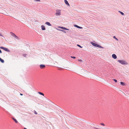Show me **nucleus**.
<instances>
[{
    "label": "nucleus",
    "mask_w": 129,
    "mask_h": 129,
    "mask_svg": "<svg viewBox=\"0 0 129 129\" xmlns=\"http://www.w3.org/2000/svg\"><path fill=\"white\" fill-rule=\"evenodd\" d=\"M40 68L41 69H43L45 67V66L44 64H41L40 65Z\"/></svg>",
    "instance_id": "nucleus-6"
},
{
    "label": "nucleus",
    "mask_w": 129,
    "mask_h": 129,
    "mask_svg": "<svg viewBox=\"0 0 129 129\" xmlns=\"http://www.w3.org/2000/svg\"><path fill=\"white\" fill-rule=\"evenodd\" d=\"M0 48L3 49L4 50H5V51H7V52H10V50H9L7 48H5V47H3L1 46V47H0Z\"/></svg>",
    "instance_id": "nucleus-4"
},
{
    "label": "nucleus",
    "mask_w": 129,
    "mask_h": 129,
    "mask_svg": "<svg viewBox=\"0 0 129 129\" xmlns=\"http://www.w3.org/2000/svg\"><path fill=\"white\" fill-rule=\"evenodd\" d=\"M12 119L16 123H18V121L15 118H12Z\"/></svg>",
    "instance_id": "nucleus-13"
},
{
    "label": "nucleus",
    "mask_w": 129,
    "mask_h": 129,
    "mask_svg": "<svg viewBox=\"0 0 129 129\" xmlns=\"http://www.w3.org/2000/svg\"><path fill=\"white\" fill-rule=\"evenodd\" d=\"M10 34L13 37L15 38L16 39L18 38V37L14 34V33L12 32L10 33Z\"/></svg>",
    "instance_id": "nucleus-5"
},
{
    "label": "nucleus",
    "mask_w": 129,
    "mask_h": 129,
    "mask_svg": "<svg viewBox=\"0 0 129 129\" xmlns=\"http://www.w3.org/2000/svg\"><path fill=\"white\" fill-rule=\"evenodd\" d=\"M24 129H26V128H24Z\"/></svg>",
    "instance_id": "nucleus-30"
},
{
    "label": "nucleus",
    "mask_w": 129,
    "mask_h": 129,
    "mask_svg": "<svg viewBox=\"0 0 129 129\" xmlns=\"http://www.w3.org/2000/svg\"><path fill=\"white\" fill-rule=\"evenodd\" d=\"M120 84H121L122 86H124L125 85V83L124 82H121Z\"/></svg>",
    "instance_id": "nucleus-15"
},
{
    "label": "nucleus",
    "mask_w": 129,
    "mask_h": 129,
    "mask_svg": "<svg viewBox=\"0 0 129 129\" xmlns=\"http://www.w3.org/2000/svg\"><path fill=\"white\" fill-rule=\"evenodd\" d=\"M0 53H2V52L0 49Z\"/></svg>",
    "instance_id": "nucleus-27"
},
{
    "label": "nucleus",
    "mask_w": 129,
    "mask_h": 129,
    "mask_svg": "<svg viewBox=\"0 0 129 129\" xmlns=\"http://www.w3.org/2000/svg\"><path fill=\"white\" fill-rule=\"evenodd\" d=\"M78 61H82V60H81V59H78Z\"/></svg>",
    "instance_id": "nucleus-24"
},
{
    "label": "nucleus",
    "mask_w": 129,
    "mask_h": 129,
    "mask_svg": "<svg viewBox=\"0 0 129 129\" xmlns=\"http://www.w3.org/2000/svg\"><path fill=\"white\" fill-rule=\"evenodd\" d=\"M112 57L114 59H115L117 58V56L116 55L114 54H113L112 55Z\"/></svg>",
    "instance_id": "nucleus-7"
},
{
    "label": "nucleus",
    "mask_w": 129,
    "mask_h": 129,
    "mask_svg": "<svg viewBox=\"0 0 129 129\" xmlns=\"http://www.w3.org/2000/svg\"><path fill=\"white\" fill-rule=\"evenodd\" d=\"M113 38L114 39H116V40H117V41H118V39H117V38L115 36H114L113 37Z\"/></svg>",
    "instance_id": "nucleus-20"
},
{
    "label": "nucleus",
    "mask_w": 129,
    "mask_h": 129,
    "mask_svg": "<svg viewBox=\"0 0 129 129\" xmlns=\"http://www.w3.org/2000/svg\"><path fill=\"white\" fill-rule=\"evenodd\" d=\"M20 95H23V94H21V93H20Z\"/></svg>",
    "instance_id": "nucleus-29"
},
{
    "label": "nucleus",
    "mask_w": 129,
    "mask_h": 129,
    "mask_svg": "<svg viewBox=\"0 0 129 129\" xmlns=\"http://www.w3.org/2000/svg\"><path fill=\"white\" fill-rule=\"evenodd\" d=\"M58 27L60 28H61L63 29H65V30H69L68 29H67L66 28H65L64 27H63L59 26Z\"/></svg>",
    "instance_id": "nucleus-8"
},
{
    "label": "nucleus",
    "mask_w": 129,
    "mask_h": 129,
    "mask_svg": "<svg viewBox=\"0 0 129 129\" xmlns=\"http://www.w3.org/2000/svg\"><path fill=\"white\" fill-rule=\"evenodd\" d=\"M38 93L39 94H40L43 95V96H44V94L43 93L41 92H38Z\"/></svg>",
    "instance_id": "nucleus-17"
},
{
    "label": "nucleus",
    "mask_w": 129,
    "mask_h": 129,
    "mask_svg": "<svg viewBox=\"0 0 129 129\" xmlns=\"http://www.w3.org/2000/svg\"><path fill=\"white\" fill-rule=\"evenodd\" d=\"M119 12H120V13H121V14L122 15H124V13L122 12L119 11Z\"/></svg>",
    "instance_id": "nucleus-18"
},
{
    "label": "nucleus",
    "mask_w": 129,
    "mask_h": 129,
    "mask_svg": "<svg viewBox=\"0 0 129 129\" xmlns=\"http://www.w3.org/2000/svg\"><path fill=\"white\" fill-rule=\"evenodd\" d=\"M55 14L57 16H59L61 15V10H57Z\"/></svg>",
    "instance_id": "nucleus-3"
},
{
    "label": "nucleus",
    "mask_w": 129,
    "mask_h": 129,
    "mask_svg": "<svg viewBox=\"0 0 129 129\" xmlns=\"http://www.w3.org/2000/svg\"><path fill=\"white\" fill-rule=\"evenodd\" d=\"M77 45L78 46V47H80V48H82V47L81 46H80V45H79L77 44Z\"/></svg>",
    "instance_id": "nucleus-19"
},
{
    "label": "nucleus",
    "mask_w": 129,
    "mask_h": 129,
    "mask_svg": "<svg viewBox=\"0 0 129 129\" xmlns=\"http://www.w3.org/2000/svg\"><path fill=\"white\" fill-rule=\"evenodd\" d=\"M42 29L43 30H44L45 29V27L43 25H42L41 26Z\"/></svg>",
    "instance_id": "nucleus-10"
},
{
    "label": "nucleus",
    "mask_w": 129,
    "mask_h": 129,
    "mask_svg": "<svg viewBox=\"0 0 129 129\" xmlns=\"http://www.w3.org/2000/svg\"><path fill=\"white\" fill-rule=\"evenodd\" d=\"M0 36H2V37H3V36L2 35H1L0 34Z\"/></svg>",
    "instance_id": "nucleus-28"
},
{
    "label": "nucleus",
    "mask_w": 129,
    "mask_h": 129,
    "mask_svg": "<svg viewBox=\"0 0 129 129\" xmlns=\"http://www.w3.org/2000/svg\"><path fill=\"white\" fill-rule=\"evenodd\" d=\"M113 80L115 82H116L117 81V80L115 79H113Z\"/></svg>",
    "instance_id": "nucleus-23"
},
{
    "label": "nucleus",
    "mask_w": 129,
    "mask_h": 129,
    "mask_svg": "<svg viewBox=\"0 0 129 129\" xmlns=\"http://www.w3.org/2000/svg\"><path fill=\"white\" fill-rule=\"evenodd\" d=\"M119 62L122 64H127L124 61L122 60H118Z\"/></svg>",
    "instance_id": "nucleus-2"
},
{
    "label": "nucleus",
    "mask_w": 129,
    "mask_h": 129,
    "mask_svg": "<svg viewBox=\"0 0 129 129\" xmlns=\"http://www.w3.org/2000/svg\"><path fill=\"white\" fill-rule=\"evenodd\" d=\"M74 26L75 27H77L78 28H80V29H82V27H81L79 26H78L77 25H74Z\"/></svg>",
    "instance_id": "nucleus-9"
},
{
    "label": "nucleus",
    "mask_w": 129,
    "mask_h": 129,
    "mask_svg": "<svg viewBox=\"0 0 129 129\" xmlns=\"http://www.w3.org/2000/svg\"><path fill=\"white\" fill-rule=\"evenodd\" d=\"M0 61L2 63H3L4 62V60L2 59L0 57Z\"/></svg>",
    "instance_id": "nucleus-14"
},
{
    "label": "nucleus",
    "mask_w": 129,
    "mask_h": 129,
    "mask_svg": "<svg viewBox=\"0 0 129 129\" xmlns=\"http://www.w3.org/2000/svg\"><path fill=\"white\" fill-rule=\"evenodd\" d=\"M71 57L72 58H74V59H75L76 58V57H74V56H71Z\"/></svg>",
    "instance_id": "nucleus-21"
},
{
    "label": "nucleus",
    "mask_w": 129,
    "mask_h": 129,
    "mask_svg": "<svg viewBox=\"0 0 129 129\" xmlns=\"http://www.w3.org/2000/svg\"><path fill=\"white\" fill-rule=\"evenodd\" d=\"M26 55V54H24L23 55V56H24L25 57Z\"/></svg>",
    "instance_id": "nucleus-25"
},
{
    "label": "nucleus",
    "mask_w": 129,
    "mask_h": 129,
    "mask_svg": "<svg viewBox=\"0 0 129 129\" xmlns=\"http://www.w3.org/2000/svg\"><path fill=\"white\" fill-rule=\"evenodd\" d=\"M101 124L103 125V126H105V125L103 123H101Z\"/></svg>",
    "instance_id": "nucleus-22"
},
{
    "label": "nucleus",
    "mask_w": 129,
    "mask_h": 129,
    "mask_svg": "<svg viewBox=\"0 0 129 129\" xmlns=\"http://www.w3.org/2000/svg\"><path fill=\"white\" fill-rule=\"evenodd\" d=\"M58 29L59 30V31H62V32L64 33H66V32L64 31V30H60V29Z\"/></svg>",
    "instance_id": "nucleus-16"
},
{
    "label": "nucleus",
    "mask_w": 129,
    "mask_h": 129,
    "mask_svg": "<svg viewBox=\"0 0 129 129\" xmlns=\"http://www.w3.org/2000/svg\"><path fill=\"white\" fill-rule=\"evenodd\" d=\"M35 113L36 114H37V113L35 111Z\"/></svg>",
    "instance_id": "nucleus-26"
},
{
    "label": "nucleus",
    "mask_w": 129,
    "mask_h": 129,
    "mask_svg": "<svg viewBox=\"0 0 129 129\" xmlns=\"http://www.w3.org/2000/svg\"><path fill=\"white\" fill-rule=\"evenodd\" d=\"M45 24L49 26H51V24L49 22H47L45 23Z\"/></svg>",
    "instance_id": "nucleus-11"
},
{
    "label": "nucleus",
    "mask_w": 129,
    "mask_h": 129,
    "mask_svg": "<svg viewBox=\"0 0 129 129\" xmlns=\"http://www.w3.org/2000/svg\"><path fill=\"white\" fill-rule=\"evenodd\" d=\"M91 44L93 46H94L96 47H99V48H103V47L101 46L100 45H99L97 44H96V43H93L92 42H91Z\"/></svg>",
    "instance_id": "nucleus-1"
},
{
    "label": "nucleus",
    "mask_w": 129,
    "mask_h": 129,
    "mask_svg": "<svg viewBox=\"0 0 129 129\" xmlns=\"http://www.w3.org/2000/svg\"><path fill=\"white\" fill-rule=\"evenodd\" d=\"M65 3L66 4L69 6H70L69 4L68 3V1L66 0H64Z\"/></svg>",
    "instance_id": "nucleus-12"
}]
</instances>
